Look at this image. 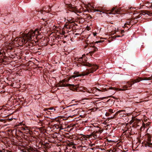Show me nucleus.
<instances>
[{"mask_svg": "<svg viewBox=\"0 0 152 152\" xmlns=\"http://www.w3.org/2000/svg\"><path fill=\"white\" fill-rule=\"evenodd\" d=\"M51 110V111L52 112H54V111H55V109H54L53 107H50L49 108H48L47 109H46V110Z\"/></svg>", "mask_w": 152, "mask_h": 152, "instance_id": "obj_20", "label": "nucleus"}, {"mask_svg": "<svg viewBox=\"0 0 152 152\" xmlns=\"http://www.w3.org/2000/svg\"><path fill=\"white\" fill-rule=\"evenodd\" d=\"M79 139L81 141L82 143H83V141L84 140H86L85 136L83 135L81 137H78Z\"/></svg>", "mask_w": 152, "mask_h": 152, "instance_id": "obj_14", "label": "nucleus"}, {"mask_svg": "<svg viewBox=\"0 0 152 152\" xmlns=\"http://www.w3.org/2000/svg\"><path fill=\"white\" fill-rule=\"evenodd\" d=\"M148 147H151V146H150V145H152V143L148 142Z\"/></svg>", "mask_w": 152, "mask_h": 152, "instance_id": "obj_29", "label": "nucleus"}, {"mask_svg": "<svg viewBox=\"0 0 152 152\" xmlns=\"http://www.w3.org/2000/svg\"><path fill=\"white\" fill-rule=\"evenodd\" d=\"M146 6L148 7H149V8H152V4L150 3V5L149 6L147 5Z\"/></svg>", "mask_w": 152, "mask_h": 152, "instance_id": "obj_26", "label": "nucleus"}, {"mask_svg": "<svg viewBox=\"0 0 152 152\" xmlns=\"http://www.w3.org/2000/svg\"><path fill=\"white\" fill-rule=\"evenodd\" d=\"M108 111L110 113H113V110L112 109H109L108 110Z\"/></svg>", "mask_w": 152, "mask_h": 152, "instance_id": "obj_27", "label": "nucleus"}, {"mask_svg": "<svg viewBox=\"0 0 152 152\" xmlns=\"http://www.w3.org/2000/svg\"><path fill=\"white\" fill-rule=\"evenodd\" d=\"M142 15H144V14H139V16H138V17L137 18H140V17L142 16Z\"/></svg>", "mask_w": 152, "mask_h": 152, "instance_id": "obj_32", "label": "nucleus"}, {"mask_svg": "<svg viewBox=\"0 0 152 152\" xmlns=\"http://www.w3.org/2000/svg\"><path fill=\"white\" fill-rule=\"evenodd\" d=\"M145 13V15L147 14L150 16H152V12H150L148 11L147 13Z\"/></svg>", "mask_w": 152, "mask_h": 152, "instance_id": "obj_23", "label": "nucleus"}, {"mask_svg": "<svg viewBox=\"0 0 152 152\" xmlns=\"http://www.w3.org/2000/svg\"><path fill=\"white\" fill-rule=\"evenodd\" d=\"M0 121L3 122L4 123L5 122V120L3 119H0Z\"/></svg>", "mask_w": 152, "mask_h": 152, "instance_id": "obj_30", "label": "nucleus"}, {"mask_svg": "<svg viewBox=\"0 0 152 152\" xmlns=\"http://www.w3.org/2000/svg\"><path fill=\"white\" fill-rule=\"evenodd\" d=\"M103 130H98L94 131L89 136L91 137L93 136L94 138L96 139L98 138L101 134L103 132Z\"/></svg>", "mask_w": 152, "mask_h": 152, "instance_id": "obj_6", "label": "nucleus"}, {"mask_svg": "<svg viewBox=\"0 0 152 152\" xmlns=\"http://www.w3.org/2000/svg\"><path fill=\"white\" fill-rule=\"evenodd\" d=\"M64 28L67 29H70L69 23H66L64 25Z\"/></svg>", "mask_w": 152, "mask_h": 152, "instance_id": "obj_17", "label": "nucleus"}, {"mask_svg": "<svg viewBox=\"0 0 152 152\" xmlns=\"http://www.w3.org/2000/svg\"><path fill=\"white\" fill-rule=\"evenodd\" d=\"M67 7L69 8V10L72 12H76L77 11V10L76 8L73 7L72 5L70 4H68L67 5Z\"/></svg>", "mask_w": 152, "mask_h": 152, "instance_id": "obj_10", "label": "nucleus"}, {"mask_svg": "<svg viewBox=\"0 0 152 152\" xmlns=\"http://www.w3.org/2000/svg\"><path fill=\"white\" fill-rule=\"evenodd\" d=\"M93 48H94V50L93 51H91L90 52V53L91 55H92V54L94 53L97 50V48L95 46H93Z\"/></svg>", "mask_w": 152, "mask_h": 152, "instance_id": "obj_15", "label": "nucleus"}, {"mask_svg": "<svg viewBox=\"0 0 152 152\" xmlns=\"http://www.w3.org/2000/svg\"><path fill=\"white\" fill-rule=\"evenodd\" d=\"M149 124H142V126L140 128L141 130H142L143 128V129H144L145 128H146L147 127L149 126Z\"/></svg>", "mask_w": 152, "mask_h": 152, "instance_id": "obj_18", "label": "nucleus"}, {"mask_svg": "<svg viewBox=\"0 0 152 152\" xmlns=\"http://www.w3.org/2000/svg\"><path fill=\"white\" fill-rule=\"evenodd\" d=\"M152 79V76L149 77H146L144 78V80H150Z\"/></svg>", "mask_w": 152, "mask_h": 152, "instance_id": "obj_22", "label": "nucleus"}, {"mask_svg": "<svg viewBox=\"0 0 152 152\" xmlns=\"http://www.w3.org/2000/svg\"><path fill=\"white\" fill-rule=\"evenodd\" d=\"M117 113L118 114H119L120 116L123 117L124 116V115H125L126 112L124 110H120L117 111Z\"/></svg>", "mask_w": 152, "mask_h": 152, "instance_id": "obj_12", "label": "nucleus"}, {"mask_svg": "<svg viewBox=\"0 0 152 152\" xmlns=\"http://www.w3.org/2000/svg\"><path fill=\"white\" fill-rule=\"evenodd\" d=\"M93 35L94 36H96V33H94Z\"/></svg>", "mask_w": 152, "mask_h": 152, "instance_id": "obj_34", "label": "nucleus"}, {"mask_svg": "<svg viewBox=\"0 0 152 152\" xmlns=\"http://www.w3.org/2000/svg\"><path fill=\"white\" fill-rule=\"evenodd\" d=\"M51 10V8H49L48 10H46L45 8H44L43 10H39L38 12L36 11L37 13H35L37 16L39 18H40V15H44L46 12H50Z\"/></svg>", "mask_w": 152, "mask_h": 152, "instance_id": "obj_5", "label": "nucleus"}, {"mask_svg": "<svg viewBox=\"0 0 152 152\" xmlns=\"http://www.w3.org/2000/svg\"><path fill=\"white\" fill-rule=\"evenodd\" d=\"M142 80L141 78H138L134 80H133L130 82H128L126 85L123 86L122 88L119 89V90L122 91L129 89L131 88L132 85L136 83L139 82Z\"/></svg>", "mask_w": 152, "mask_h": 152, "instance_id": "obj_4", "label": "nucleus"}, {"mask_svg": "<svg viewBox=\"0 0 152 152\" xmlns=\"http://www.w3.org/2000/svg\"><path fill=\"white\" fill-rule=\"evenodd\" d=\"M86 57L85 56L76 59V60L78 61L80 64L81 66H88L90 67L88 69H87L86 70L83 72L82 73L79 74L78 72L75 75H72V77L75 78L76 77L84 76L88 75L90 73H93L96 71L98 68V66L95 64H91L88 62H85Z\"/></svg>", "mask_w": 152, "mask_h": 152, "instance_id": "obj_2", "label": "nucleus"}, {"mask_svg": "<svg viewBox=\"0 0 152 152\" xmlns=\"http://www.w3.org/2000/svg\"><path fill=\"white\" fill-rule=\"evenodd\" d=\"M120 10L118 9L116 7H113L108 13L110 14H119L120 13Z\"/></svg>", "mask_w": 152, "mask_h": 152, "instance_id": "obj_7", "label": "nucleus"}, {"mask_svg": "<svg viewBox=\"0 0 152 152\" xmlns=\"http://www.w3.org/2000/svg\"><path fill=\"white\" fill-rule=\"evenodd\" d=\"M77 66H78V65H77ZM80 66H78V67H79Z\"/></svg>", "mask_w": 152, "mask_h": 152, "instance_id": "obj_39", "label": "nucleus"}, {"mask_svg": "<svg viewBox=\"0 0 152 152\" xmlns=\"http://www.w3.org/2000/svg\"><path fill=\"white\" fill-rule=\"evenodd\" d=\"M65 81L64 80L60 81L59 83V86L61 87L70 86H71V84H66L65 83Z\"/></svg>", "mask_w": 152, "mask_h": 152, "instance_id": "obj_9", "label": "nucleus"}, {"mask_svg": "<svg viewBox=\"0 0 152 152\" xmlns=\"http://www.w3.org/2000/svg\"><path fill=\"white\" fill-rule=\"evenodd\" d=\"M90 6L91 7V9H92L93 11V9H94V7L92 6H91L90 4H88L87 5V7H89V6Z\"/></svg>", "mask_w": 152, "mask_h": 152, "instance_id": "obj_24", "label": "nucleus"}, {"mask_svg": "<svg viewBox=\"0 0 152 152\" xmlns=\"http://www.w3.org/2000/svg\"><path fill=\"white\" fill-rule=\"evenodd\" d=\"M71 20H72V19H71L70 18H68L67 20H68L69 23H70L71 22H72L71 21Z\"/></svg>", "mask_w": 152, "mask_h": 152, "instance_id": "obj_31", "label": "nucleus"}, {"mask_svg": "<svg viewBox=\"0 0 152 152\" xmlns=\"http://www.w3.org/2000/svg\"><path fill=\"white\" fill-rule=\"evenodd\" d=\"M39 32L37 29L34 31L31 30L27 34H25L22 37L18 38L16 41L18 44L20 46L22 45L23 44L28 43L30 46L35 45L37 44L34 39H37V36L39 34Z\"/></svg>", "mask_w": 152, "mask_h": 152, "instance_id": "obj_1", "label": "nucleus"}, {"mask_svg": "<svg viewBox=\"0 0 152 152\" xmlns=\"http://www.w3.org/2000/svg\"><path fill=\"white\" fill-rule=\"evenodd\" d=\"M132 20H127L125 23L124 24V26H123V27L125 28L126 27H127L128 28H130V25H132L133 24V23H132Z\"/></svg>", "mask_w": 152, "mask_h": 152, "instance_id": "obj_8", "label": "nucleus"}, {"mask_svg": "<svg viewBox=\"0 0 152 152\" xmlns=\"http://www.w3.org/2000/svg\"><path fill=\"white\" fill-rule=\"evenodd\" d=\"M110 88V89H112V87H111V88Z\"/></svg>", "mask_w": 152, "mask_h": 152, "instance_id": "obj_38", "label": "nucleus"}, {"mask_svg": "<svg viewBox=\"0 0 152 152\" xmlns=\"http://www.w3.org/2000/svg\"><path fill=\"white\" fill-rule=\"evenodd\" d=\"M120 37V36H118L117 37ZM113 37H115V38L116 37H115V36H114Z\"/></svg>", "mask_w": 152, "mask_h": 152, "instance_id": "obj_35", "label": "nucleus"}, {"mask_svg": "<svg viewBox=\"0 0 152 152\" xmlns=\"http://www.w3.org/2000/svg\"><path fill=\"white\" fill-rule=\"evenodd\" d=\"M74 26L76 25V26H78V25L77 24L75 23L74 22Z\"/></svg>", "mask_w": 152, "mask_h": 152, "instance_id": "obj_33", "label": "nucleus"}, {"mask_svg": "<svg viewBox=\"0 0 152 152\" xmlns=\"http://www.w3.org/2000/svg\"><path fill=\"white\" fill-rule=\"evenodd\" d=\"M8 35L7 34L5 35H2V34H0V37L2 38L3 41L4 40L6 42H7L9 39L10 38H8Z\"/></svg>", "mask_w": 152, "mask_h": 152, "instance_id": "obj_11", "label": "nucleus"}, {"mask_svg": "<svg viewBox=\"0 0 152 152\" xmlns=\"http://www.w3.org/2000/svg\"><path fill=\"white\" fill-rule=\"evenodd\" d=\"M69 24L70 25V28L74 26V21L73 20L72 22H71L70 23H69Z\"/></svg>", "mask_w": 152, "mask_h": 152, "instance_id": "obj_19", "label": "nucleus"}, {"mask_svg": "<svg viewBox=\"0 0 152 152\" xmlns=\"http://www.w3.org/2000/svg\"><path fill=\"white\" fill-rule=\"evenodd\" d=\"M93 11L94 12H102L103 13H104V12H102V10H99V9H93Z\"/></svg>", "mask_w": 152, "mask_h": 152, "instance_id": "obj_21", "label": "nucleus"}, {"mask_svg": "<svg viewBox=\"0 0 152 152\" xmlns=\"http://www.w3.org/2000/svg\"><path fill=\"white\" fill-rule=\"evenodd\" d=\"M80 90L83 92L85 93V95L86 96H93L94 94H95V93L97 91H100L99 89L95 88H87L85 87H81L80 88Z\"/></svg>", "mask_w": 152, "mask_h": 152, "instance_id": "obj_3", "label": "nucleus"}, {"mask_svg": "<svg viewBox=\"0 0 152 152\" xmlns=\"http://www.w3.org/2000/svg\"><path fill=\"white\" fill-rule=\"evenodd\" d=\"M104 41H102V40H99V41H96V43H100V42H103Z\"/></svg>", "mask_w": 152, "mask_h": 152, "instance_id": "obj_28", "label": "nucleus"}, {"mask_svg": "<svg viewBox=\"0 0 152 152\" xmlns=\"http://www.w3.org/2000/svg\"><path fill=\"white\" fill-rule=\"evenodd\" d=\"M69 127H69V126H67V128H69Z\"/></svg>", "mask_w": 152, "mask_h": 152, "instance_id": "obj_36", "label": "nucleus"}, {"mask_svg": "<svg viewBox=\"0 0 152 152\" xmlns=\"http://www.w3.org/2000/svg\"><path fill=\"white\" fill-rule=\"evenodd\" d=\"M135 8H134L131 7L129 8L128 12L129 13L134 14L133 12L134 11Z\"/></svg>", "mask_w": 152, "mask_h": 152, "instance_id": "obj_13", "label": "nucleus"}, {"mask_svg": "<svg viewBox=\"0 0 152 152\" xmlns=\"http://www.w3.org/2000/svg\"><path fill=\"white\" fill-rule=\"evenodd\" d=\"M43 28V26H42V27H41V28Z\"/></svg>", "mask_w": 152, "mask_h": 152, "instance_id": "obj_37", "label": "nucleus"}, {"mask_svg": "<svg viewBox=\"0 0 152 152\" xmlns=\"http://www.w3.org/2000/svg\"><path fill=\"white\" fill-rule=\"evenodd\" d=\"M1 54H2L1 53V52H0V57H1ZM2 61H3V59H2V58H0V62H2Z\"/></svg>", "mask_w": 152, "mask_h": 152, "instance_id": "obj_25", "label": "nucleus"}, {"mask_svg": "<svg viewBox=\"0 0 152 152\" xmlns=\"http://www.w3.org/2000/svg\"><path fill=\"white\" fill-rule=\"evenodd\" d=\"M21 130L23 131H26H26L25 132H23V133L25 134H27L29 133V131H28V129H27V128H22L21 129Z\"/></svg>", "mask_w": 152, "mask_h": 152, "instance_id": "obj_16", "label": "nucleus"}]
</instances>
